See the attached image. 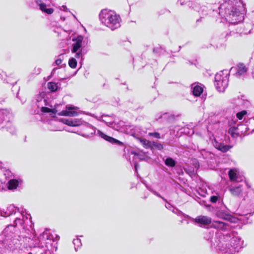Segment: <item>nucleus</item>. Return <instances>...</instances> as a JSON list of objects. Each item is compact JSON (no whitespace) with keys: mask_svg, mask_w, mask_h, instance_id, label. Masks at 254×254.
I'll list each match as a JSON object with an SVG mask.
<instances>
[{"mask_svg":"<svg viewBox=\"0 0 254 254\" xmlns=\"http://www.w3.org/2000/svg\"><path fill=\"white\" fill-rule=\"evenodd\" d=\"M28 230L27 234L19 235V231L12 225H8L0 234V253L2 252L1 246L4 249L13 251L20 247L22 237H31L32 234Z\"/></svg>","mask_w":254,"mask_h":254,"instance_id":"f257e3e1","label":"nucleus"},{"mask_svg":"<svg viewBox=\"0 0 254 254\" xmlns=\"http://www.w3.org/2000/svg\"><path fill=\"white\" fill-rule=\"evenodd\" d=\"M218 9L220 16L230 23L236 24L244 19L245 9L241 1L237 2L231 0L225 1L220 4Z\"/></svg>","mask_w":254,"mask_h":254,"instance_id":"f03ea898","label":"nucleus"},{"mask_svg":"<svg viewBox=\"0 0 254 254\" xmlns=\"http://www.w3.org/2000/svg\"><path fill=\"white\" fill-rule=\"evenodd\" d=\"M21 214L23 216V219L20 218H16L14 220V223L13 225L14 227L19 231V235H21L22 234H27V232L28 230L31 229L30 231V233L32 234L31 237H22V239H32L34 238V229L33 226V223L31 220V216L30 214H28L26 210H22ZM12 225V224H11Z\"/></svg>","mask_w":254,"mask_h":254,"instance_id":"7ed1b4c3","label":"nucleus"},{"mask_svg":"<svg viewBox=\"0 0 254 254\" xmlns=\"http://www.w3.org/2000/svg\"><path fill=\"white\" fill-rule=\"evenodd\" d=\"M99 18L103 24L112 30L121 26L120 16L111 10H102L99 14Z\"/></svg>","mask_w":254,"mask_h":254,"instance_id":"20e7f679","label":"nucleus"},{"mask_svg":"<svg viewBox=\"0 0 254 254\" xmlns=\"http://www.w3.org/2000/svg\"><path fill=\"white\" fill-rule=\"evenodd\" d=\"M223 235L224 237L229 236L230 238L228 240L225 239L224 241H222V244L226 245V247L224 249L220 248V251L225 253L231 252L232 249L237 250L243 247L244 241L239 237L228 233H223Z\"/></svg>","mask_w":254,"mask_h":254,"instance_id":"39448f33","label":"nucleus"},{"mask_svg":"<svg viewBox=\"0 0 254 254\" xmlns=\"http://www.w3.org/2000/svg\"><path fill=\"white\" fill-rule=\"evenodd\" d=\"M83 127H84L83 129L87 132V134H82L81 135L83 136L88 137L90 135L96 134L112 144L119 145H123V143L120 141L105 134L100 130H97L94 127L86 122L84 123Z\"/></svg>","mask_w":254,"mask_h":254,"instance_id":"423d86ee","label":"nucleus"},{"mask_svg":"<svg viewBox=\"0 0 254 254\" xmlns=\"http://www.w3.org/2000/svg\"><path fill=\"white\" fill-rule=\"evenodd\" d=\"M223 233L219 232H214L210 231L205 234L204 239L211 243L215 248L220 250V248H224L226 245L222 244V241H224L225 239L228 240L230 238L229 236L224 237Z\"/></svg>","mask_w":254,"mask_h":254,"instance_id":"0eeeda50","label":"nucleus"},{"mask_svg":"<svg viewBox=\"0 0 254 254\" xmlns=\"http://www.w3.org/2000/svg\"><path fill=\"white\" fill-rule=\"evenodd\" d=\"M229 81V72L227 70L220 71L215 76L214 85L220 92H223L227 87Z\"/></svg>","mask_w":254,"mask_h":254,"instance_id":"6e6552de","label":"nucleus"},{"mask_svg":"<svg viewBox=\"0 0 254 254\" xmlns=\"http://www.w3.org/2000/svg\"><path fill=\"white\" fill-rule=\"evenodd\" d=\"M34 238L32 239H28L30 241L29 245L33 247H38L40 248H45L47 247V244L49 243L48 241H51L53 239L52 236L47 231L44 232L38 237H36L34 231Z\"/></svg>","mask_w":254,"mask_h":254,"instance_id":"1a4fd4ad","label":"nucleus"},{"mask_svg":"<svg viewBox=\"0 0 254 254\" xmlns=\"http://www.w3.org/2000/svg\"><path fill=\"white\" fill-rule=\"evenodd\" d=\"M37 101L38 103V105L37 106L40 108H41V111L43 113H52L53 114H56L57 112V111L56 108H49L46 107H43V105H48L51 107H52V105H50L47 100L43 98L42 94H40L37 97Z\"/></svg>","mask_w":254,"mask_h":254,"instance_id":"9d476101","label":"nucleus"},{"mask_svg":"<svg viewBox=\"0 0 254 254\" xmlns=\"http://www.w3.org/2000/svg\"><path fill=\"white\" fill-rule=\"evenodd\" d=\"M185 217H187L194 224H197L200 227L203 225H207L211 223V219L210 217L206 216H199L195 218H191L188 215L185 216Z\"/></svg>","mask_w":254,"mask_h":254,"instance_id":"9b49d317","label":"nucleus"},{"mask_svg":"<svg viewBox=\"0 0 254 254\" xmlns=\"http://www.w3.org/2000/svg\"><path fill=\"white\" fill-rule=\"evenodd\" d=\"M93 117L96 118L97 120L103 122L105 124L110 127H112L115 122V117L113 115L109 116L105 114H103L101 116L93 115Z\"/></svg>","mask_w":254,"mask_h":254,"instance_id":"f8f14e48","label":"nucleus"},{"mask_svg":"<svg viewBox=\"0 0 254 254\" xmlns=\"http://www.w3.org/2000/svg\"><path fill=\"white\" fill-rule=\"evenodd\" d=\"M22 182V180L21 179H10L7 183V189L9 190L14 191L20 188Z\"/></svg>","mask_w":254,"mask_h":254,"instance_id":"ddd939ff","label":"nucleus"},{"mask_svg":"<svg viewBox=\"0 0 254 254\" xmlns=\"http://www.w3.org/2000/svg\"><path fill=\"white\" fill-rule=\"evenodd\" d=\"M247 70L248 69L244 64H239L236 67H231L230 71L233 72L236 70L235 73L236 77H240L247 73Z\"/></svg>","mask_w":254,"mask_h":254,"instance_id":"4468645a","label":"nucleus"},{"mask_svg":"<svg viewBox=\"0 0 254 254\" xmlns=\"http://www.w3.org/2000/svg\"><path fill=\"white\" fill-rule=\"evenodd\" d=\"M83 40V38L81 36H77L75 39L73 38L72 41V49L71 52L72 53H76L80 50L82 46V43Z\"/></svg>","mask_w":254,"mask_h":254,"instance_id":"2eb2a0df","label":"nucleus"},{"mask_svg":"<svg viewBox=\"0 0 254 254\" xmlns=\"http://www.w3.org/2000/svg\"><path fill=\"white\" fill-rule=\"evenodd\" d=\"M196 156L198 158L203 159L207 162L214 157V154L205 149H201L197 153Z\"/></svg>","mask_w":254,"mask_h":254,"instance_id":"dca6fc26","label":"nucleus"},{"mask_svg":"<svg viewBox=\"0 0 254 254\" xmlns=\"http://www.w3.org/2000/svg\"><path fill=\"white\" fill-rule=\"evenodd\" d=\"M213 144L215 148L222 152H226L232 147V146L230 145H225L222 142H218L215 139L213 141Z\"/></svg>","mask_w":254,"mask_h":254,"instance_id":"f3484780","label":"nucleus"},{"mask_svg":"<svg viewBox=\"0 0 254 254\" xmlns=\"http://www.w3.org/2000/svg\"><path fill=\"white\" fill-rule=\"evenodd\" d=\"M75 108L72 107L68 106L66 107V110H63L58 114L60 116L74 117L78 115L76 111H74Z\"/></svg>","mask_w":254,"mask_h":254,"instance_id":"a211bd4d","label":"nucleus"},{"mask_svg":"<svg viewBox=\"0 0 254 254\" xmlns=\"http://www.w3.org/2000/svg\"><path fill=\"white\" fill-rule=\"evenodd\" d=\"M212 226L217 229L224 231L229 230L230 227L228 223L221 221H214L212 223Z\"/></svg>","mask_w":254,"mask_h":254,"instance_id":"6ab92c4d","label":"nucleus"},{"mask_svg":"<svg viewBox=\"0 0 254 254\" xmlns=\"http://www.w3.org/2000/svg\"><path fill=\"white\" fill-rule=\"evenodd\" d=\"M231 193L234 196H237L240 197H244L243 189L241 186L238 187H231L229 188Z\"/></svg>","mask_w":254,"mask_h":254,"instance_id":"aec40b11","label":"nucleus"},{"mask_svg":"<svg viewBox=\"0 0 254 254\" xmlns=\"http://www.w3.org/2000/svg\"><path fill=\"white\" fill-rule=\"evenodd\" d=\"M84 123L85 122L82 121L81 119H73L66 120L65 124L69 126L76 127L79 126H83Z\"/></svg>","mask_w":254,"mask_h":254,"instance_id":"412c9836","label":"nucleus"},{"mask_svg":"<svg viewBox=\"0 0 254 254\" xmlns=\"http://www.w3.org/2000/svg\"><path fill=\"white\" fill-rule=\"evenodd\" d=\"M37 3L39 5L40 10L48 14H51L53 13L54 9L52 8H47V5L44 3L41 2L40 0H36Z\"/></svg>","mask_w":254,"mask_h":254,"instance_id":"4be33fe9","label":"nucleus"},{"mask_svg":"<svg viewBox=\"0 0 254 254\" xmlns=\"http://www.w3.org/2000/svg\"><path fill=\"white\" fill-rule=\"evenodd\" d=\"M4 128L12 135H14L16 134V129L10 120L7 121L6 124L4 126Z\"/></svg>","mask_w":254,"mask_h":254,"instance_id":"5701e85b","label":"nucleus"},{"mask_svg":"<svg viewBox=\"0 0 254 254\" xmlns=\"http://www.w3.org/2000/svg\"><path fill=\"white\" fill-rule=\"evenodd\" d=\"M192 94L195 96H199L202 93L203 88L202 85L192 84L191 85Z\"/></svg>","mask_w":254,"mask_h":254,"instance_id":"b1692460","label":"nucleus"},{"mask_svg":"<svg viewBox=\"0 0 254 254\" xmlns=\"http://www.w3.org/2000/svg\"><path fill=\"white\" fill-rule=\"evenodd\" d=\"M223 207H225V206H222L220 210H218L216 212V216L220 218L227 220V219H231V215H229L228 213L226 212H225L223 210Z\"/></svg>","mask_w":254,"mask_h":254,"instance_id":"393cba45","label":"nucleus"},{"mask_svg":"<svg viewBox=\"0 0 254 254\" xmlns=\"http://www.w3.org/2000/svg\"><path fill=\"white\" fill-rule=\"evenodd\" d=\"M243 199L248 203H254V190H250L247 194L244 196Z\"/></svg>","mask_w":254,"mask_h":254,"instance_id":"a878e982","label":"nucleus"},{"mask_svg":"<svg viewBox=\"0 0 254 254\" xmlns=\"http://www.w3.org/2000/svg\"><path fill=\"white\" fill-rule=\"evenodd\" d=\"M16 212V208L13 205L9 206L6 211L5 212V217L9 216L13 214H15Z\"/></svg>","mask_w":254,"mask_h":254,"instance_id":"bb28decb","label":"nucleus"},{"mask_svg":"<svg viewBox=\"0 0 254 254\" xmlns=\"http://www.w3.org/2000/svg\"><path fill=\"white\" fill-rule=\"evenodd\" d=\"M228 133L230 134L232 137L236 138L238 136L237 132V128L235 127H230L228 130Z\"/></svg>","mask_w":254,"mask_h":254,"instance_id":"cd10ccee","label":"nucleus"},{"mask_svg":"<svg viewBox=\"0 0 254 254\" xmlns=\"http://www.w3.org/2000/svg\"><path fill=\"white\" fill-rule=\"evenodd\" d=\"M48 88L52 92H55L58 89L57 84L54 82H50L48 83Z\"/></svg>","mask_w":254,"mask_h":254,"instance_id":"c85d7f7f","label":"nucleus"},{"mask_svg":"<svg viewBox=\"0 0 254 254\" xmlns=\"http://www.w3.org/2000/svg\"><path fill=\"white\" fill-rule=\"evenodd\" d=\"M151 143L150 147L152 148H155L159 150H161L163 149V145L160 143L152 141Z\"/></svg>","mask_w":254,"mask_h":254,"instance_id":"c756f323","label":"nucleus"},{"mask_svg":"<svg viewBox=\"0 0 254 254\" xmlns=\"http://www.w3.org/2000/svg\"><path fill=\"white\" fill-rule=\"evenodd\" d=\"M165 163L166 165L171 167H174L176 165L175 161L170 157L166 158V159L165 161Z\"/></svg>","mask_w":254,"mask_h":254,"instance_id":"7c9ffc66","label":"nucleus"},{"mask_svg":"<svg viewBox=\"0 0 254 254\" xmlns=\"http://www.w3.org/2000/svg\"><path fill=\"white\" fill-rule=\"evenodd\" d=\"M195 10L199 12H201L203 16L206 15L208 14V9L206 6H202L201 7V9H198L197 6L193 7Z\"/></svg>","mask_w":254,"mask_h":254,"instance_id":"2f4dec72","label":"nucleus"},{"mask_svg":"<svg viewBox=\"0 0 254 254\" xmlns=\"http://www.w3.org/2000/svg\"><path fill=\"white\" fill-rule=\"evenodd\" d=\"M73 244L74 245V249L75 251L81 246V242L80 239L77 238L73 240Z\"/></svg>","mask_w":254,"mask_h":254,"instance_id":"473e14b6","label":"nucleus"},{"mask_svg":"<svg viewBox=\"0 0 254 254\" xmlns=\"http://www.w3.org/2000/svg\"><path fill=\"white\" fill-rule=\"evenodd\" d=\"M229 177L230 178V180L232 181H236L237 180V174L235 173V172L232 169H231L229 171Z\"/></svg>","mask_w":254,"mask_h":254,"instance_id":"72a5a7b5","label":"nucleus"},{"mask_svg":"<svg viewBox=\"0 0 254 254\" xmlns=\"http://www.w3.org/2000/svg\"><path fill=\"white\" fill-rule=\"evenodd\" d=\"M68 64L71 68H74L77 65V62L75 59L71 58L69 60Z\"/></svg>","mask_w":254,"mask_h":254,"instance_id":"f704fd0d","label":"nucleus"},{"mask_svg":"<svg viewBox=\"0 0 254 254\" xmlns=\"http://www.w3.org/2000/svg\"><path fill=\"white\" fill-rule=\"evenodd\" d=\"M247 114V112L246 110H243L236 114L237 118L239 120H242L244 116Z\"/></svg>","mask_w":254,"mask_h":254,"instance_id":"c9c22d12","label":"nucleus"},{"mask_svg":"<svg viewBox=\"0 0 254 254\" xmlns=\"http://www.w3.org/2000/svg\"><path fill=\"white\" fill-rule=\"evenodd\" d=\"M220 198L219 196L213 195L210 197V201L212 203H216L218 200H220Z\"/></svg>","mask_w":254,"mask_h":254,"instance_id":"e433bc0d","label":"nucleus"},{"mask_svg":"<svg viewBox=\"0 0 254 254\" xmlns=\"http://www.w3.org/2000/svg\"><path fill=\"white\" fill-rule=\"evenodd\" d=\"M192 164L194 168L197 170L199 167V163L196 159H193L191 160Z\"/></svg>","mask_w":254,"mask_h":254,"instance_id":"4c0bfd02","label":"nucleus"},{"mask_svg":"<svg viewBox=\"0 0 254 254\" xmlns=\"http://www.w3.org/2000/svg\"><path fill=\"white\" fill-rule=\"evenodd\" d=\"M148 135L158 139L161 138L160 133L157 132H149Z\"/></svg>","mask_w":254,"mask_h":254,"instance_id":"58836bf2","label":"nucleus"},{"mask_svg":"<svg viewBox=\"0 0 254 254\" xmlns=\"http://www.w3.org/2000/svg\"><path fill=\"white\" fill-rule=\"evenodd\" d=\"M141 142L146 146H149L150 147L151 141H149L146 139H141L140 140Z\"/></svg>","mask_w":254,"mask_h":254,"instance_id":"ea45409f","label":"nucleus"},{"mask_svg":"<svg viewBox=\"0 0 254 254\" xmlns=\"http://www.w3.org/2000/svg\"><path fill=\"white\" fill-rule=\"evenodd\" d=\"M151 192L155 195H156L157 196L161 198V199H162L165 202H167V200L164 198L163 196H162L159 193H158L157 191H155V190H151Z\"/></svg>","mask_w":254,"mask_h":254,"instance_id":"a19ab883","label":"nucleus"},{"mask_svg":"<svg viewBox=\"0 0 254 254\" xmlns=\"http://www.w3.org/2000/svg\"><path fill=\"white\" fill-rule=\"evenodd\" d=\"M172 211L177 214L178 215H184L183 212L181 211H180L179 210H178V209L177 208H173L172 210Z\"/></svg>","mask_w":254,"mask_h":254,"instance_id":"79ce46f5","label":"nucleus"},{"mask_svg":"<svg viewBox=\"0 0 254 254\" xmlns=\"http://www.w3.org/2000/svg\"><path fill=\"white\" fill-rule=\"evenodd\" d=\"M165 206H166V208L167 209H169V210H171V211H172V210L173 208H174L172 206V205H171L170 203H168V202L167 203V204H166Z\"/></svg>","mask_w":254,"mask_h":254,"instance_id":"37998d69","label":"nucleus"},{"mask_svg":"<svg viewBox=\"0 0 254 254\" xmlns=\"http://www.w3.org/2000/svg\"><path fill=\"white\" fill-rule=\"evenodd\" d=\"M188 0H179L178 2L181 5H184L188 2Z\"/></svg>","mask_w":254,"mask_h":254,"instance_id":"c03bdc74","label":"nucleus"},{"mask_svg":"<svg viewBox=\"0 0 254 254\" xmlns=\"http://www.w3.org/2000/svg\"><path fill=\"white\" fill-rule=\"evenodd\" d=\"M62 60L61 58H58L57 60L55 61V64L57 65H60L62 63Z\"/></svg>","mask_w":254,"mask_h":254,"instance_id":"a18cd8bd","label":"nucleus"},{"mask_svg":"<svg viewBox=\"0 0 254 254\" xmlns=\"http://www.w3.org/2000/svg\"><path fill=\"white\" fill-rule=\"evenodd\" d=\"M76 54H75V57L76 58H80L81 56V51H79V52H77L75 53Z\"/></svg>","mask_w":254,"mask_h":254,"instance_id":"49530a36","label":"nucleus"},{"mask_svg":"<svg viewBox=\"0 0 254 254\" xmlns=\"http://www.w3.org/2000/svg\"><path fill=\"white\" fill-rule=\"evenodd\" d=\"M198 202L201 205L207 206V205L206 204V202L204 200H200Z\"/></svg>","mask_w":254,"mask_h":254,"instance_id":"de8ad7c7","label":"nucleus"},{"mask_svg":"<svg viewBox=\"0 0 254 254\" xmlns=\"http://www.w3.org/2000/svg\"><path fill=\"white\" fill-rule=\"evenodd\" d=\"M51 124H53L54 125H57L59 123L56 120H53L51 122Z\"/></svg>","mask_w":254,"mask_h":254,"instance_id":"09e8293b","label":"nucleus"},{"mask_svg":"<svg viewBox=\"0 0 254 254\" xmlns=\"http://www.w3.org/2000/svg\"><path fill=\"white\" fill-rule=\"evenodd\" d=\"M49 129L52 130H54V131H56V130H60V129L58 127H54V128L50 127Z\"/></svg>","mask_w":254,"mask_h":254,"instance_id":"8fccbe9b","label":"nucleus"},{"mask_svg":"<svg viewBox=\"0 0 254 254\" xmlns=\"http://www.w3.org/2000/svg\"><path fill=\"white\" fill-rule=\"evenodd\" d=\"M237 104L238 106H239V104L242 102V101L240 99H238L237 101Z\"/></svg>","mask_w":254,"mask_h":254,"instance_id":"3c124183","label":"nucleus"},{"mask_svg":"<svg viewBox=\"0 0 254 254\" xmlns=\"http://www.w3.org/2000/svg\"><path fill=\"white\" fill-rule=\"evenodd\" d=\"M56 69H57V68H54L53 69V70H52V73H51V74H52V75H53V74H54V72H55V71H56Z\"/></svg>","mask_w":254,"mask_h":254,"instance_id":"603ef678","label":"nucleus"},{"mask_svg":"<svg viewBox=\"0 0 254 254\" xmlns=\"http://www.w3.org/2000/svg\"><path fill=\"white\" fill-rule=\"evenodd\" d=\"M252 75H253V76L254 78V67H253V71H252Z\"/></svg>","mask_w":254,"mask_h":254,"instance_id":"864d4df0","label":"nucleus"},{"mask_svg":"<svg viewBox=\"0 0 254 254\" xmlns=\"http://www.w3.org/2000/svg\"><path fill=\"white\" fill-rule=\"evenodd\" d=\"M147 189L150 190L151 192V190H154L152 189H151L150 187H147Z\"/></svg>","mask_w":254,"mask_h":254,"instance_id":"5fc2aeb1","label":"nucleus"},{"mask_svg":"<svg viewBox=\"0 0 254 254\" xmlns=\"http://www.w3.org/2000/svg\"><path fill=\"white\" fill-rule=\"evenodd\" d=\"M63 10L65 11L67 9L65 6H63Z\"/></svg>","mask_w":254,"mask_h":254,"instance_id":"6e6d98bb","label":"nucleus"},{"mask_svg":"<svg viewBox=\"0 0 254 254\" xmlns=\"http://www.w3.org/2000/svg\"><path fill=\"white\" fill-rule=\"evenodd\" d=\"M25 100H23V101H21L22 103H24L25 102Z\"/></svg>","mask_w":254,"mask_h":254,"instance_id":"4d7b16f0","label":"nucleus"},{"mask_svg":"<svg viewBox=\"0 0 254 254\" xmlns=\"http://www.w3.org/2000/svg\"><path fill=\"white\" fill-rule=\"evenodd\" d=\"M134 167H135V170H136L137 169V165L136 164L135 165Z\"/></svg>","mask_w":254,"mask_h":254,"instance_id":"13d9d810","label":"nucleus"},{"mask_svg":"<svg viewBox=\"0 0 254 254\" xmlns=\"http://www.w3.org/2000/svg\"><path fill=\"white\" fill-rule=\"evenodd\" d=\"M181 46H180V47H179V51L181 49Z\"/></svg>","mask_w":254,"mask_h":254,"instance_id":"bf43d9fd","label":"nucleus"},{"mask_svg":"<svg viewBox=\"0 0 254 254\" xmlns=\"http://www.w3.org/2000/svg\"><path fill=\"white\" fill-rule=\"evenodd\" d=\"M232 219V218L231 217V219H229L230 220H231V221H232V220H231Z\"/></svg>","mask_w":254,"mask_h":254,"instance_id":"052dcab7","label":"nucleus"},{"mask_svg":"<svg viewBox=\"0 0 254 254\" xmlns=\"http://www.w3.org/2000/svg\"><path fill=\"white\" fill-rule=\"evenodd\" d=\"M187 224H189V222L188 221H187Z\"/></svg>","mask_w":254,"mask_h":254,"instance_id":"680f3d73","label":"nucleus"},{"mask_svg":"<svg viewBox=\"0 0 254 254\" xmlns=\"http://www.w3.org/2000/svg\"><path fill=\"white\" fill-rule=\"evenodd\" d=\"M147 196H145L144 197V198H147Z\"/></svg>","mask_w":254,"mask_h":254,"instance_id":"e2e57ef3","label":"nucleus"}]
</instances>
